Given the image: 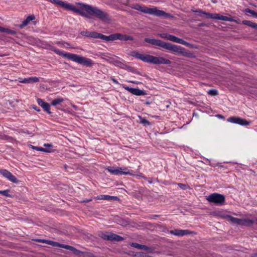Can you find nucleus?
I'll return each mask as SVG.
<instances>
[{
	"mask_svg": "<svg viewBox=\"0 0 257 257\" xmlns=\"http://www.w3.org/2000/svg\"><path fill=\"white\" fill-rule=\"evenodd\" d=\"M79 5H80V7L76 8L75 13L81 16L88 19L94 17L101 20H106L108 18L106 13L97 7L82 3H79Z\"/></svg>",
	"mask_w": 257,
	"mask_h": 257,
	"instance_id": "1",
	"label": "nucleus"
},
{
	"mask_svg": "<svg viewBox=\"0 0 257 257\" xmlns=\"http://www.w3.org/2000/svg\"><path fill=\"white\" fill-rule=\"evenodd\" d=\"M130 55L146 63L156 65L171 64V61L170 60L163 57H155L149 54H141L136 51H132Z\"/></svg>",
	"mask_w": 257,
	"mask_h": 257,
	"instance_id": "2",
	"label": "nucleus"
},
{
	"mask_svg": "<svg viewBox=\"0 0 257 257\" xmlns=\"http://www.w3.org/2000/svg\"><path fill=\"white\" fill-rule=\"evenodd\" d=\"M130 7L133 9L138 10L145 14H148L156 17L171 19L174 18L173 16L166 13L164 11L158 10L157 7L149 8L146 6H142L138 4H132L130 6Z\"/></svg>",
	"mask_w": 257,
	"mask_h": 257,
	"instance_id": "3",
	"label": "nucleus"
},
{
	"mask_svg": "<svg viewBox=\"0 0 257 257\" xmlns=\"http://www.w3.org/2000/svg\"><path fill=\"white\" fill-rule=\"evenodd\" d=\"M52 50L59 55L79 64L84 65L87 67H91L93 64L92 61L90 59L86 58L75 54L69 53H64L55 48H52Z\"/></svg>",
	"mask_w": 257,
	"mask_h": 257,
	"instance_id": "4",
	"label": "nucleus"
},
{
	"mask_svg": "<svg viewBox=\"0 0 257 257\" xmlns=\"http://www.w3.org/2000/svg\"><path fill=\"white\" fill-rule=\"evenodd\" d=\"M206 199L209 202L219 205H222L225 202V196L216 193L210 194L207 196Z\"/></svg>",
	"mask_w": 257,
	"mask_h": 257,
	"instance_id": "5",
	"label": "nucleus"
},
{
	"mask_svg": "<svg viewBox=\"0 0 257 257\" xmlns=\"http://www.w3.org/2000/svg\"><path fill=\"white\" fill-rule=\"evenodd\" d=\"M170 51L173 53L181 54L183 56L188 58H194L195 57L194 55L190 51H186L185 48L173 44L171 45Z\"/></svg>",
	"mask_w": 257,
	"mask_h": 257,
	"instance_id": "6",
	"label": "nucleus"
},
{
	"mask_svg": "<svg viewBox=\"0 0 257 257\" xmlns=\"http://www.w3.org/2000/svg\"><path fill=\"white\" fill-rule=\"evenodd\" d=\"M98 236L104 240L110 241H119L123 239V238L122 236L113 233H107L101 231L98 233Z\"/></svg>",
	"mask_w": 257,
	"mask_h": 257,
	"instance_id": "7",
	"label": "nucleus"
},
{
	"mask_svg": "<svg viewBox=\"0 0 257 257\" xmlns=\"http://www.w3.org/2000/svg\"><path fill=\"white\" fill-rule=\"evenodd\" d=\"M145 41L152 45L161 47L169 51H170L172 45L171 43L165 42L160 40H158L156 39H151L146 38L145 39Z\"/></svg>",
	"mask_w": 257,
	"mask_h": 257,
	"instance_id": "8",
	"label": "nucleus"
},
{
	"mask_svg": "<svg viewBox=\"0 0 257 257\" xmlns=\"http://www.w3.org/2000/svg\"><path fill=\"white\" fill-rule=\"evenodd\" d=\"M48 2H50L53 4H55L57 5L60 6V7L64 8L66 10H69L73 11V12H75L76 8L75 6L72 5L66 2H63L61 0H47Z\"/></svg>",
	"mask_w": 257,
	"mask_h": 257,
	"instance_id": "9",
	"label": "nucleus"
},
{
	"mask_svg": "<svg viewBox=\"0 0 257 257\" xmlns=\"http://www.w3.org/2000/svg\"><path fill=\"white\" fill-rule=\"evenodd\" d=\"M204 15H205L208 18L213 19L216 20H222L225 21L232 22L233 21L231 17H228L220 15L219 14H211L208 13H204Z\"/></svg>",
	"mask_w": 257,
	"mask_h": 257,
	"instance_id": "10",
	"label": "nucleus"
},
{
	"mask_svg": "<svg viewBox=\"0 0 257 257\" xmlns=\"http://www.w3.org/2000/svg\"><path fill=\"white\" fill-rule=\"evenodd\" d=\"M227 121L228 122H230L232 123L238 124L241 125H244V126H247L248 125L250 124V121H248L246 120L245 119L238 117H235V116H232L230 117L227 119Z\"/></svg>",
	"mask_w": 257,
	"mask_h": 257,
	"instance_id": "11",
	"label": "nucleus"
},
{
	"mask_svg": "<svg viewBox=\"0 0 257 257\" xmlns=\"http://www.w3.org/2000/svg\"><path fill=\"white\" fill-rule=\"evenodd\" d=\"M0 174L13 183H18L19 182L14 175L6 169H0Z\"/></svg>",
	"mask_w": 257,
	"mask_h": 257,
	"instance_id": "12",
	"label": "nucleus"
},
{
	"mask_svg": "<svg viewBox=\"0 0 257 257\" xmlns=\"http://www.w3.org/2000/svg\"><path fill=\"white\" fill-rule=\"evenodd\" d=\"M123 88L131 92L132 94L137 95V96H140V95H145L147 94V93L145 91L141 90L138 88H135L132 87H130L128 86L124 87Z\"/></svg>",
	"mask_w": 257,
	"mask_h": 257,
	"instance_id": "13",
	"label": "nucleus"
},
{
	"mask_svg": "<svg viewBox=\"0 0 257 257\" xmlns=\"http://www.w3.org/2000/svg\"><path fill=\"white\" fill-rule=\"evenodd\" d=\"M118 35L119 33H115L109 36H105L100 33L99 39H102L107 42L118 40V38H119Z\"/></svg>",
	"mask_w": 257,
	"mask_h": 257,
	"instance_id": "14",
	"label": "nucleus"
},
{
	"mask_svg": "<svg viewBox=\"0 0 257 257\" xmlns=\"http://www.w3.org/2000/svg\"><path fill=\"white\" fill-rule=\"evenodd\" d=\"M80 34L83 36L88 38H93L99 39L100 33L96 32H89L88 31H83L80 32Z\"/></svg>",
	"mask_w": 257,
	"mask_h": 257,
	"instance_id": "15",
	"label": "nucleus"
},
{
	"mask_svg": "<svg viewBox=\"0 0 257 257\" xmlns=\"http://www.w3.org/2000/svg\"><path fill=\"white\" fill-rule=\"evenodd\" d=\"M131 246L139 249H143L144 250L148 251L150 252H151L153 251V249L151 247H149L145 245H142L140 244L139 243H136V242H133L131 244Z\"/></svg>",
	"mask_w": 257,
	"mask_h": 257,
	"instance_id": "16",
	"label": "nucleus"
},
{
	"mask_svg": "<svg viewBox=\"0 0 257 257\" xmlns=\"http://www.w3.org/2000/svg\"><path fill=\"white\" fill-rule=\"evenodd\" d=\"M170 233L176 236H183L190 234L191 232L187 229H174L171 230Z\"/></svg>",
	"mask_w": 257,
	"mask_h": 257,
	"instance_id": "17",
	"label": "nucleus"
},
{
	"mask_svg": "<svg viewBox=\"0 0 257 257\" xmlns=\"http://www.w3.org/2000/svg\"><path fill=\"white\" fill-rule=\"evenodd\" d=\"M20 82L23 83H33L38 82L39 81V78L37 77H30L28 78H25L24 79H20Z\"/></svg>",
	"mask_w": 257,
	"mask_h": 257,
	"instance_id": "18",
	"label": "nucleus"
},
{
	"mask_svg": "<svg viewBox=\"0 0 257 257\" xmlns=\"http://www.w3.org/2000/svg\"><path fill=\"white\" fill-rule=\"evenodd\" d=\"M95 199L97 200H106L110 201H116L119 200V198L117 197L107 195H100L95 197Z\"/></svg>",
	"mask_w": 257,
	"mask_h": 257,
	"instance_id": "19",
	"label": "nucleus"
},
{
	"mask_svg": "<svg viewBox=\"0 0 257 257\" xmlns=\"http://www.w3.org/2000/svg\"><path fill=\"white\" fill-rule=\"evenodd\" d=\"M37 103L40 105L47 112L51 113L50 110V105L47 102H45L41 98L37 99Z\"/></svg>",
	"mask_w": 257,
	"mask_h": 257,
	"instance_id": "20",
	"label": "nucleus"
},
{
	"mask_svg": "<svg viewBox=\"0 0 257 257\" xmlns=\"http://www.w3.org/2000/svg\"><path fill=\"white\" fill-rule=\"evenodd\" d=\"M60 247L70 250L71 251H72L74 253H75L77 255H79V254H80V253H81V251L77 249L73 246H70L69 245H66V244L61 243V245H60Z\"/></svg>",
	"mask_w": 257,
	"mask_h": 257,
	"instance_id": "21",
	"label": "nucleus"
},
{
	"mask_svg": "<svg viewBox=\"0 0 257 257\" xmlns=\"http://www.w3.org/2000/svg\"><path fill=\"white\" fill-rule=\"evenodd\" d=\"M112 63H113L115 66L119 67L122 69H130L131 67L127 66L125 64H123L122 62L117 60H113L111 61Z\"/></svg>",
	"mask_w": 257,
	"mask_h": 257,
	"instance_id": "22",
	"label": "nucleus"
},
{
	"mask_svg": "<svg viewBox=\"0 0 257 257\" xmlns=\"http://www.w3.org/2000/svg\"><path fill=\"white\" fill-rule=\"evenodd\" d=\"M35 17L33 15L29 16L19 26V27L21 29L23 28L24 27L27 26L30 21L35 20Z\"/></svg>",
	"mask_w": 257,
	"mask_h": 257,
	"instance_id": "23",
	"label": "nucleus"
},
{
	"mask_svg": "<svg viewBox=\"0 0 257 257\" xmlns=\"http://www.w3.org/2000/svg\"><path fill=\"white\" fill-rule=\"evenodd\" d=\"M38 241L40 242L45 243L51 245L55 247H60V245H61V243H60L59 242L50 240L39 239Z\"/></svg>",
	"mask_w": 257,
	"mask_h": 257,
	"instance_id": "24",
	"label": "nucleus"
},
{
	"mask_svg": "<svg viewBox=\"0 0 257 257\" xmlns=\"http://www.w3.org/2000/svg\"><path fill=\"white\" fill-rule=\"evenodd\" d=\"M107 170L111 173V174H114V175H121V168H114V167H108L107 168Z\"/></svg>",
	"mask_w": 257,
	"mask_h": 257,
	"instance_id": "25",
	"label": "nucleus"
},
{
	"mask_svg": "<svg viewBox=\"0 0 257 257\" xmlns=\"http://www.w3.org/2000/svg\"><path fill=\"white\" fill-rule=\"evenodd\" d=\"M254 222V221L252 219H250L248 218H244L241 219L240 225L246 226H250Z\"/></svg>",
	"mask_w": 257,
	"mask_h": 257,
	"instance_id": "26",
	"label": "nucleus"
},
{
	"mask_svg": "<svg viewBox=\"0 0 257 257\" xmlns=\"http://www.w3.org/2000/svg\"><path fill=\"white\" fill-rule=\"evenodd\" d=\"M226 218L229 220L232 223L234 224H236L238 225H240L241 224V219L239 218L234 217L230 215H227Z\"/></svg>",
	"mask_w": 257,
	"mask_h": 257,
	"instance_id": "27",
	"label": "nucleus"
},
{
	"mask_svg": "<svg viewBox=\"0 0 257 257\" xmlns=\"http://www.w3.org/2000/svg\"><path fill=\"white\" fill-rule=\"evenodd\" d=\"M119 37L118 40L121 41H133L134 40V38L128 35H123L120 33H119Z\"/></svg>",
	"mask_w": 257,
	"mask_h": 257,
	"instance_id": "28",
	"label": "nucleus"
},
{
	"mask_svg": "<svg viewBox=\"0 0 257 257\" xmlns=\"http://www.w3.org/2000/svg\"><path fill=\"white\" fill-rule=\"evenodd\" d=\"M242 24L257 29V24L253 23L250 21L244 20L242 21Z\"/></svg>",
	"mask_w": 257,
	"mask_h": 257,
	"instance_id": "29",
	"label": "nucleus"
},
{
	"mask_svg": "<svg viewBox=\"0 0 257 257\" xmlns=\"http://www.w3.org/2000/svg\"><path fill=\"white\" fill-rule=\"evenodd\" d=\"M31 146H32V148H33V149L37 150V151H39L46 152V153H50L52 152V151L50 149L43 148L42 147L33 146L32 145H31Z\"/></svg>",
	"mask_w": 257,
	"mask_h": 257,
	"instance_id": "30",
	"label": "nucleus"
},
{
	"mask_svg": "<svg viewBox=\"0 0 257 257\" xmlns=\"http://www.w3.org/2000/svg\"><path fill=\"white\" fill-rule=\"evenodd\" d=\"M0 139L7 140L8 141H12L14 140V139L12 137L8 135H6L3 134L2 132H0Z\"/></svg>",
	"mask_w": 257,
	"mask_h": 257,
	"instance_id": "31",
	"label": "nucleus"
},
{
	"mask_svg": "<svg viewBox=\"0 0 257 257\" xmlns=\"http://www.w3.org/2000/svg\"><path fill=\"white\" fill-rule=\"evenodd\" d=\"M64 99L62 98L59 97L56 99H54L51 102V105L53 106H56L57 104H59L62 102H63Z\"/></svg>",
	"mask_w": 257,
	"mask_h": 257,
	"instance_id": "32",
	"label": "nucleus"
},
{
	"mask_svg": "<svg viewBox=\"0 0 257 257\" xmlns=\"http://www.w3.org/2000/svg\"><path fill=\"white\" fill-rule=\"evenodd\" d=\"M166 39L170 40L171 41L176 42V43L177 41V40L178 37H177L174 35H170V34L166 35Z\"/></svg>",
	"mask_w": 257,
	"mask_h": 257,
	"instance_id": "33",
	"label": "nucleus"
},
{
	"mask_svg": "<svg viewBox=\"0 0 257 257\" xmlns=\"http://www.w3.org/2000/svg\"><path fill=\"white\" fill-rule=\"evenodd\" d=\"M177 41L176 42V43L184 45L186 46H188L190 45L189 43H188L186 41L183 40L182 39L179 38H177Z\"/></svg>",
	"mask_w": 257,
	"mask_h": 257,
	"instance_id": "34",
	"label": "nucleus"
},
{
	"mask_svg": "<svg viewBox=\"0 0 257 257\" xmlns=\"http://www.w3.org/2000/svg\"><path fill=\"white\" fill-rule=\"evenodd\" d=\"M244 12L245 13H248L253 16L254 17L257 18V13L255 11L250 10L249 9H246L244 10Z\"/></svg>",
	"mask_w": 257,
	"mask_h": 257,
	"instance_id": "35",
	"label": "nucleus"
},
{
	"mask_svg": "<svg viewBox=\"0 0 257 257\" xmlns=\"http://www.w3.org/2000/svg\"><path fill=\"white\" fill-rule=\"evenodd\" d=\"M121 174L127 175L129 174L130 175H134L133 173L130 172V170L127 168H122L121 170Z\"/></svg>",
	"mask_w": 257,
	"mask_h": 257,
	"instance_id": "36",
	"label": "nucleus"
},
{
	"mask_svg": "<svg viewBox=\"0 0 257 257\" xmlns=\"http://www.w3.org/2000/svg\"><path fill=\"white\" fill-rule=\"evenodd\" d=\"M208 94L211 96H215L218 94V91L216 89H210L208 92Z\"/></svg>",
	"mask_w": 257,
	"mask_h": 257,
	"instance_id": "37",
	"label": "nucleus"
},
{
	"mask_svg": "<svg viewBox=\"0 0 257 257\" xmlns=\"http://www.w3.org/2000/svg\"><path fill=\"white\" fill-rule=\"evenodd\" d=\"M10 192V190H5L3 191H0V194H2L5 196L7 197H11V196L9 194Z\"/></svg>",
	"mask_w": 257,
	"mask_h": 257,
	"instance_id": "38",
	"label": "nucleus"
},
{
	"mask_svg": "<svg viewBox=\"0 0 257 257\" xmlns=\"http://www.w3.org/2000/svg\"><path fill=\"white\" fill-rule=\"evenodd\" d=\"M178 186L183 190H186L189 188V186L188 185L182 183H178Z\"/></svg>",
	"mask_w": 257,
	"mask_h": 257,
	"instance_id": "39",
	"label": "nucleus"
},
{
	"mask_svg": "<svg viewBox=\"0 0 257 257\" xmlns=\"http://www.w3.org/2000/svg\"><path fill=\"white\" fill-rule=\"evenodd\" d=\"M140 122L145 125L150 124V122L145 118H141Z\"/></svg>",
	"mask_w": 257,
	"mask_h": 257,
	"instance_id": "40",
	"label": "nucleus"
},
{
	"mask_svg": "<svg viewBox=\"0 0 257 257\" xmlns=\"http://www.w3.org/2000/svg\"><path fill=\"white\" fill-rule=\"evenodd\" d=\"M5 33L11 35H15L16 34V31L7 28L6 29Z\"/></svg>",
	"mask_w": 257,
	"mask_h": 257,
	"instance_id": "41",
	"label": "nucleus"
},
{
	"mask_svg": "<svg viewBox=\"0 0 257 257\" xmlns=\"http://www.w3.org/2000/svg\"><path fill=\"white\" fill-rule=\"evenodd\" d=\"M135 256H136V257H145V256H146V254L143 252H137L135 254Z\"/></svg>",
	"mask_w": 257,
	"mask_h": 257,
	"instance_id": "42",
	"label": "nucleus"
},
{
	"mask_svg": "<svg viewBox=\"0 0 257 257\" xmlns=\"http://www.w3.org/2000/svg\"><path fill=\"white\" fill-rule=\"evenodd\" d=\"M62 46L65 47V48H69L70 44L69 43L64 42L62 43Z\"/></svg>",
	"mask_w": 257,
	"mask_h": 257,
	"instance_id": "43",
	"label": "nucleus"
},
{
	"mask_svg": "<svg viewBox=\"0 0 257 257\" xmlns=\"http://www.w3.org/2000/svg\"><path fill=\"white\" fill-rule=\"evenodd\" d=\"M19 133H24V134H29V135L32 134V133L29 132L28 131H23V130H20L19 131Z\"/></svg>",
	"mask_w": 257,
	"mask_h": 257,
	"instance_id": "44",
	"label": "nucleus"
},
{
	"mask_svg": "<svg viewBox=\"0 0 257 257\" xmlns=\"http://www.w3.org/2000/svg\"><path fill=\"white\" fill-rule=\"evenodd\" d=\"M193 12H195V13H199L202 14L203 15H204V13H205L204 12H203L201 10H193Z\"/></svg>",
	"mask_w": 257,
	"mask_h": 257,
	"instance_id": "45",
	"label": "nucleus"
},
{
	"mask_svg": "<svg viewBox=\"0 0 257 257\" xmlns=\"http://www.w3.org/2000/svg\"><path fill=\"white\" fill-rule=\"evenodd\" d=\"M44 146L45 147H49V148H51V147H52V145L51 144H45L44 145Z\"/></svg>",
	"mask_w": 257,
	"mask_h": 257,
	"instance_id": "46",
	"label": "nucleus"
},
{
	"mask_svg": "<svg viewBox=\"0 0 257 257\" xmlns=\"http://www.w3.org/2000/svg\"><path fill=\"white\" fill-rule=\"evenodd\" d=\"M111 80L112 81V82L115 84H119L118 82L114 78H111Z\"/></svg>",
	"mask_w": 257,
	"mask_h": 257,
	"instance_id": "47",
	"label": "nucleus"
},
{
	"mask_svg": "<svg viewBox=\"0 0 257 257\" xmlns=\"http://www.w3.org/2000/svg\"><path fill=\"white\" fill-rule=\"evenodd\" d=\"M138 176L139 177H141L144 178V179H146V180L147 179V178L142 173H140Z\"/></svg>",
	"mask_w": 257,
	"mask_h": 257,
	"instance_id": "48",
	"label": "nucleus"
},
{
	"mask_svg": "<svg viewBox=\"0 0 257 257\" xmlns=\"http://www.w3.org/2000/svg\"><path fill=\"white\" fill-rule=\"evenodd\" d=\"M6 29V28H4V27H0V32H5Z\"/></svg>",
	"mask_w": 257,
	"mask_h": 257,
	"instance_id": "49",
	"label": "nucleus"
},
{
	"mask_svg": "<svg viewBox=\"0 0 257 257\" xmlns=\"http://www.w3.org/2000/svg\"><path fill=\"white\" fill-rule=\"evenodd\" d=\"M89 202V201H88V200H87V199H84V200H81V201H80V202H81V203H86V202Z\"/></svg>",
	"mask_w": 257,
	"mask_h": 257,
	"instance_id": "50",
	"label": "nucleus"
},
{
	"mask_svg": "<svg viewBox=\"0 0 257 257\" xmlns=\"http://www.w3.org/2000/svg\"><path fill=\"white\" fill-rule=\"evenodd\" d=\"M166 35H168V34H161V36L163 38L166 39Z\"/></svg>",
	"mask_w": 257,
	"mask_h": 257,
	"instance_id": "51",
	"label": "nucleus"
},
{
	"mask_svg": "<svg viewBox=\"0 0 257 257\" xmlns=\"http://www.w3.org/2000/svg\"><path fill=\"white\" fill-rule=\"evenodd\" d=\"M217 117H218V118H224V116L221 114H217Z\"/></svg>",
	"mask_w": 257,
	"mask_h": 257,
	"instance_id": "52",
	"label": "nucleus"
},
{
	"mask_svg": "<svg viewBox=\"0 0 257 257\" xmlns=\"http://www.w3.org/2000/svg\"><path fill=\"white\" fill-rule=\"evenodd\" d=\"M63 41H57L56 42V44H57V45H60L61 46H62V43H63Z\"/></svg>",
	"mask_w": 257,
	"mask_h": 257,
	"instance_id": "53",
	"label": "nucleus"
},
{
	"mask_svg": "<svg viewBox=\"0 0 257 257\" xmlns=\"http://www.w3.org/2000/svg\"><path fill=\"white\" fill-rule=\"evenodd\" d=\"M250 257H257V253L252 254Z\"/></svg>",
	"mask_w": 257,
	"mask_h": 257,
	"instance_id": "54",
	"label": "nucleus"
},
{
	"mask_svg": "<svg viewBox=\"0 0 257 257\" xmlns=\"http://www.w3.org/2000/svg\"><path fill=\"white\" fill-rule=\"evenodd\" d=\"M213 3H216L217 2V0H211Z\"/></svg>",
	"mask_w": 257,
	"mask_h": 257,
	"instance_id": "55",
	"label": "nucleus"
},
{
	"mask_svg": "<svg viewBox=\"0 0 257 257\" xmlns=\"http://www.w3.org/2000/svg\"><path fill=\"white\" fill-rule=\"evenodd\" d=\"M92 199H93V198H92V197H90V198H89V199H87V200H88L89 202H90V201H92Z\"/></svg>",
	"mask_w": 257,
	"mask_h": 257,
	"instance_id": "56",
	"label": "nucleus"
},
{
	"mask_svg": "<svg viewBox=\"0 0 257 257\" xmlns=\"http://www.w3.org/2000/svg\"><path fill=\"white\" fill-rule=\"evenodd\" d=\"M35 110H37V111H40V109H38V108H36V107H33Z\"/></svg>",
	"mask_w": 257,
	"mask_h": 257,
	"instance_id": "57",
	"label": "nucleus"
},
{
	"mask_svg": "<svg viewBox=\"0 0 257 257\" xmlns=\"http://www.w3.org/2000/svg\"><path fill=\"white\" fill-rule=\"evenodd\" d=\"M148 182L150 184H152L153 183V182L151 181H148Z\"/></svg>",
	"mask_w": 257,
	"mask_h": 257,
	"instance_id": "58",
	"label": "nucleus"
},
{
	"mask_svg": "<svg viewBox=\"0 0 257 257\" xmlns=\"http://www.w3.org/2000/svg\"><path fill=\"white\" fill-rule=\"evenodd\" d=\"M254 221L256 222V224H257V218H255L254 220H253Z\"/></svg>",
	"mask_w": 257,
	"mask_h": 257,
	"instance_id": "59",
	"label": "nucleus"
},
{
	"mask_svg": "<svg viewBox=\"0 0 257 257\" xmlns=\"http://www.w3.org/2000/svg\"><path fill=\"white\" fill-rule=\"evenodd\" d=\"M204 25L203 24H201L200 25V26H203Z\"/></svg>",
	"mask_w": 257,
	"mask_h": 257,
	"instance_id": "60",
	"label": "nucleus"
}]
</instances>
